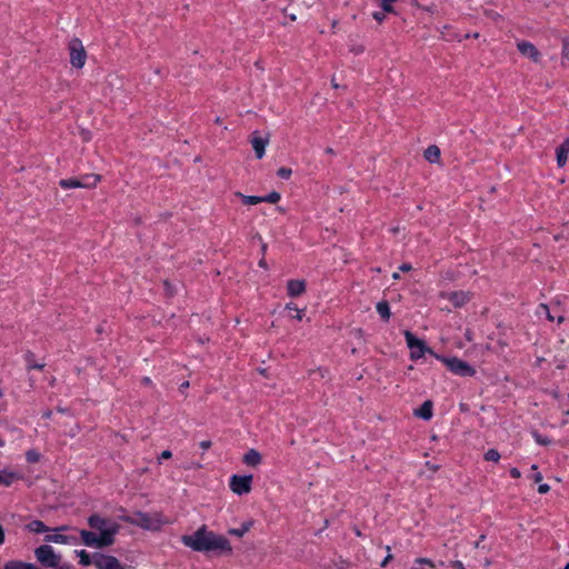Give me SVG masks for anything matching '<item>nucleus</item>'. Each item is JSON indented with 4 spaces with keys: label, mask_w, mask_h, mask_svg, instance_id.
<instances>
[{
    "label": "nucleus",
    "mask_w": 569,
    "mask_h": 569,
    "mask_svg": "<svg viewBox=\"0 0 569 569\" xmlns=\"http://www.w3.org/2000/svg\"><path fill=\"white\" fill-rule=\"evenodd\" d=\"M181 541L186 547L194 551H220L222 553H232V547L229 540L213 531L208 530L207 526H201L192 535H184Z\"/></svg>",
    "instance_id": "1"
},
{
    "label": "nucleus",
    "mask_w": 569,
    "mask_h": 569,
    "mask_svg": "<svg viewBox=\"0 0 569 569\" xmlns=\"http://www.w3.org/2000/svg\"><path fill=\"white\" fill-rule=\"evenodd\" d=\"M124 520L133 526L151 531H159L164 525L171 523L160 512L146 513L137 511L131 517H126Z\"/></svg>",
    "instance_id": "2"
},
{
    "label": "nucleus",
    "mask_w": 569,
    "mask_h": 569,
    "mask_svg": "<svg viewBox=\"0 0 569 569\" xmlns=\"http://www.w3.org/2000/svg\"><path fill=\"white\" fill-rule=\"evenodd\" d=\"M435 358L441 361L452 373L460 377H472L476 370L468 362L457 357H443L435 355Z\"/></svg>",
    "instance_id": "3"
},
{
    "label": "nucleus",
    "mask_w": 569,
    "mask_h": 569,
    "mask_svg": "<svg viewBox=\"0 0 569 569\" xmlns=\"http://www.w3.org/2000/svg\"><path fill=\"white\" fill-rule=\"evenodd\" d=\"M88 523L92 529L100 532V537H108L109 539H114V536L120 528L117 522L102 518L98 515L90 516Z\"/></svg>",
    "instance_id": "4"
},
{
    "label": "nucleus",
    "mask_w": 569,
    "mask_h": 569,
    "mask_svg": "<svg viewBox=\"0 0 569 569\" xmlns=\"http://www.w3.org/2000/svg\"><path fill=\"white\" fill-rule=\"evenodd\" d=\"M403 335L406 338L407 346L410 349V358L412 360L420 359L421 357L425 356V353H429L433 357L435 355H437L426 346L423 340L418 339L416 336H413L412 332L406 330Z\"/></svg>",
    "instance_id": "5"
},
{
    "label": "nucleus",
    "mask_w": 569,
    "mask_h": 569,
    "mask_svg": "<svg viewBox=\"0 0 569 569\" xmlns=\"http://www.w3.org/2000/svg\"><path fill=\"white\" fill-rule=\"evenodd\" d=\"M37 560L44 567L56 568L60 565L61 557L49 545H42L34 550Z\"/></svg>",
    "instance_id": "6"
},
{
    "label": "nucleus",
    "mask_w": 569,
    "mask_h": 569,
    "mask_svg": "<svg viewBox=\"0 0 569 569\" xmlns=\"http://www.w3.org/2000/svg\"><path fill=\"white\" fill-rule=\"evenodd\" d=\"M70 63L77 69H81L86 64L87 53L80 39L73 38L69 42Z\"/></svg>",
    "instance_id": "7"
},
{
    "label": "nucleus",
    "mask_w": 569,
    "mask_h": 569,
    "mask_svg": "<svg viewBox=\"0 0 569 569\" xmlns=\"http://www.w3.org/2000/svg\"><path fill=\"white\" fill-rule=\"evenodd\" d=\"M252 479H253V477L251 475H248V476L233 475L230 478V482H229L231 491L238 496L249 493L252 488Z\"/></svg>",
    "instance_id": "8"
},
{
    "label": "nucleus",
    "mask_w": 569,
    "mask_h": 569,
    "mask_svg": "<svg viewBox=\"0 0 569 569\" xmlns=\"http://www.w3.org/2000/svg\"><path fill=\"white\" fill-rule=\"evenodd\" d=\"M80 536L86 546L93 548L108 547L114 542V539H109L108 537H100L94 532L84 529L80 531Z\"/></svg>",
    "instance_id": "9"
},
{
    "label": "nucleus",
    "mask_w": 569,
    "mask_h": 569,
    "mask_svg": "<svg viewBox=\"0 0 569 569\" xmlns=\"http://www.w3.org/2000/svg\"><path fill=\"white\" fill-rule=\"evenodd\" d=\"M517 49L523 57L530 59L532 62L540 63L541 53L533 43L522 40L517 43Z\"/></svg>",
    "instance_id": "10"
},
{
    "label": "nucleus",
    "mask_w": 569,
    "mask_h": 569,
    "mask_svg": "<svg viewBox=\"0 0 569 569\" xmlns=\"http://www.w3.org/2000/svg\"><path fill=\"white\" fill-rule=\"evenodd\" d=\"M440 297L449 300L453 305V307L460 308L470 300L471 296L467 291H442L440 292Z\"/></svg>",
    "instance_id": "11"
},
{
    "label": "nucleus",
    "mask_w": 569,
    "mask_h": 569,
    "mask_svg": "<svg viewBox=\"0 0 569 569\" xmlns=\"http://www.w3.org/2000/svg\"><path fill=\"white\" fill-rule=\"evenodd\" d=\"M250 143L254 150L256 157L261 159L266 153V147L269 143V137L262 138L258 131H253Z\"/></svg>",
    "instance_id": "12"
},
{
    "label": "nucleus",
    "mask_w": 569,
    "mask_h": 569,
    "mask_svg": "<svg viewBox=\"0 0 569 569\" xmlns=\"http://www.w3.org/2000/svg\"><path fill=\"white\" fill-rule=\"evenodd\" d=\"M93 565L98 569H119L121 563L116 557L99 555L93 559Z\"/></svg>",
    "instance_id": "13"
},
{
    "label": "nucleus",
    "mask_w": 569,
    "mask_h": 569,
    "mask_svg": "<svg viewBox=\"0 0 569 569\" xmlns=\"http://www.w3.org/2000/svg\"><path fill=\"white\" fill-rule=\"evenodd\" d=\"M242 462L248 467H258L262 462L261 453L256 449H249L242 457Z\"/></svg>",
    "instance_id": "14"
},
{
    "label": "nucleus",
    "mask_w": 569,
    "mask_h": 569,
    "mask_svg": "<svg viewBox=\"0 0 569 569\" xmlns=\"http://www.w3.org/2000/svg\"><path fill=\"white\" fill-rule=\"evenodd\" d=\"M287 290L290 297L301 296L306 291V282L303 280H289Z\"/></svg>",
    "instance_id": "15"
},
{
    "label": "nucleus",
    "mask_w": 569,
    "mask_h": 569,
    "mask_svg": "<svg viewBox=\"0 0 569 569\" xmlns=\"http://www.w3.org/2000/svg\"><path fill=\"white\" fill-rule=\"evenodd\" d=\"M557 153V164L558 167H563L567 163L568 153H569V138L566 139L556 150Z\"/></svg>",
    "instance_id": "16"
},
{
    "label": "nucleus",
    "mask_w": 569,
    "mask_h": 569,
    "mask_svg": "<svg viewBox=\"0 0 569 569\" xmlns=\"http://www.w3.org/2000/svg\"><path fill=\"white\" fill-rule=\"evenodd\" d=\"M21 478H22L21 475L13 472L11 470L4 469V470L0 471V485L6 486V487L11 486L14 481H17Z\"/></svg>",
    "instance_id": "17"
},
{
    "label": "nucleus",
    "mask_w": 569,
    "mask_h": 569,
    "mask_svg": "<svg viewBox=\"0 0 569 569\" xmlns=\"http://www.w3.org/2000/svg\"><path fill=\"white\" fill-rule=\"evenodd\" d=\"M415 416L423 420H430L432 418V401H425L420 408L415 410Z\"/></svg>",
    "instance_id": "18"
},
{
    "label": "nucleus",
    "mask_w": 569,
    "mask_h": 569,
    "mask_svg": "<svg viewBox=\"0 0 569 569\" xmlns=\"http://www.w3.org/2000/svg\"><path fill=\"white\" fill-rule=\"evenodd\" d=\"M440 149L432 144V146H429L426 150H425V158L427 161L431 162V163H437L439 162L440 160Z\"/></svg>",
    "instance_id": "19"
},
{
    "label": "nucleus",
    "mask_w": 569,
    "mask_h": 569,
    "mask_svg": "<svg viewBox=\"0 0 569 569\" xmlns=\"http://www.w3.org/2000/svg\"><path fill=\"white\" fill-rule=\"evenodd\" d=\"M4 569H38L32 563H27L20 560H11L4 565Z\"/></svg>",
    "instance_id": "20"
},
{
    "label": "nucleus",
    "mask_w": 569,
    "mask_h": 569,
    "mask_svg": "<svg viewBox=\"0 0 569 569\" xmlns=\"http://www.w3.org/2000/svg\"><path fill=\"white\" fill-rule=\"evenodd\" d=\"M234 196L240 198L244 204L253 206L262 202V197L258 196H246L239 191L234 192Z\"/></svg>",
    "instance_id": "21"
},
{
    "label": "nucleus",
    "mask_w": 569,
    "mask_h": 569,
    "mask_svg": "<svg viewBox=\"0 0 569 569\" xmlns=\"http://www.w3.org/2000/svg\"><path fill=\"white\" fill-rule=\"evenodd\" d=\"M80 181H82V188H94L97 183L100 181L99 174H86Z\"/></svg>",
    "instance_id": "22"
},
{
    "label": "nucleus",
    "mask_w": 569,
    "mask_h": 569,
    "mask_svg": "<svg viewBox=\"0 0 569 569\" xmlns=\"http://www.w3.org/2000/svg\"><path fill=\"white\" fill-rule=\"evenodd\" d=\"M377 311L383 320H389L391 312L387 301H380L377 303Z\"/></svg>",
    "instance_id": "23"
},
{
    "label": "nucleus",
    "mask_w": 569,
    "mask_h": 569,
    "mask_svg": "<svg viewBox=\"0 0 569 569\" xmlns=\"http://www.w3.org/2000/svg\"><path fill=\"white\" fill-rule=\"evenodd\" d=\"M252 525H253V522L250 520V521L243 522L240 528L230 529L228 532H229V535H232V536L242 537L250 530Z\"/></svg>",
    "instance_id": "24"
},
{
    "label": "nucleus",
    "mask_w": 569,
    "mask_h": 569,
    "mask_svg": "<svg viewBox=\"0 0 569 569\" xmlns=\"http://www.w3.org/2000/svg\"><path fill=\"white\" fill-rule=\"evenodd\" d=\"M28 529L36 533L47 532L49 528L40 520H33L28 525Z\"/></svg>",
    "instance_id": "25"
},
{
    "label": "nucleus",
    "mask_w": 569,
    "mask_h": 569,
    "mask_svg": "<svg viewBox=\"0 0 569 569\" xmlns=\"http://www.w3.org/2000/svg\"><path fill=\"white\" fill-rule=\"evenodd\" d=\"M59 184L63 189L82 188V181H80V179H62L59 181Z\"/></svg>",
    "instance_id": "26"
},
{
    "label": "nucleus",
    "mask_w": 569,
    "mask_h": 569,
    "mask_svg": "<svg viewBox=\"0 0 569 569\" xmlns=\"http://www.w3.org/2000/svg\"><path fill=\"white\" fill-rule=\"evenodd\" d=\"M69 540H70V538L68 536H63V535H59V533L49 535L46 537L47 542L66 545L69 542Z\"/></svg>",
    "instance_id": "27"
},
{
    "label": "nucleus",
    "mask_w": 569,
    "mask_h": 569,
    "mask_svg": "<svg viewBox=\"0 0 569 569\" xmlns=\"http://www.w3.org/2000/svg\"><path fill=\"white\" fill-rule=\"evenodd\" d=\"M309 376L316 379H329V371L326 368H318L316 370L310 371Z\"/></svg>",
    "instance_id": "28"
},
{
    "label": "nucleus",
    "mask_w": 569,
    "mask_h": 569,
    "mask_svg": "<svg viewBox=\"0 0 569 569\" xmlns=\"http://www.w3.org/2000/svg\"><path fill=\"white\" fill-rule=\"evenodd\" d=\"M40 458H41V455L34 449H30L26 452V459L30 463L38 462L40 460Z\"/></svg>",
    "instance_id": "29"
},
{
    "label": "nucleus",
    "mask_w": 569,
    "mask_h": 569,
    "mask_svg": "<svg viewBox=\"0 0 569 569\" xmlns=\"http://www.w3.org/2000/svg\"><path fill=\"white\" fill-rule=\"evenodd\" d=\"M77 553H78V557L80 559L79 562L82 566H89V565L93 563V560H91L90 555L86 550H80Z\"/></svg>",
    "instance_id": "30"
},
{
    "label": "nucleus",
    "mask_w": 569,
    "mask_h": 569,
    "mask_svg": "<svg viewBox=\"0 0 569 569\" xmlns=\"http://www.w3.org/2000/svg\"><path fill=\"white\" fill-rule=\"evenodd\" d=\"M281 199V196L277 191H272L269 194L262 197V202L277 203Z\"/></svg>",
    "instance_id": "31"
},
{
    "label": "nucleus",
    "mask_w": 569,
    "mask_h": 569,
    "mask_svg": "<svg viewBox=\"0 0 569 569\" xmlns=\"http://www.w3.org/2000/svg\"><path fill=\"white\" fill-rule=\"evenodd\" d=\"M485 459L487 461H493V462H498L499 459H500V453L496 450V449H489L486 453H485Z\"/></svg>",
    "instance_id": "32"
},
{
    "label": "nucleus",
    "mask_w": 569,
    "mask_h": 569,
    "mask_svg": "<svg viewBox=\"0 0 569 569\" xmlns=\"http://www.w3.org/2000/svg\"><path fill=\"white\" fill-rule=\"evenodd\" d=\"M291 173H292V170L287 167H281L277 171V174L282 179H289Z\"/></svg>",
    "instance_id": "33"
},
{
    "label": "nucleus",
    "mask_w": 569,
    "mask_h": 569,
    "mask_svg": "<svg viewBox=\"0 0 569 569\" xmlns=\"http://www.w3.org/2000/svg\"><path fill=\"white\" fill-rule=\"evenodd\" d=\"M532 436L535 438V440L539 443V445H542V446H547L549 445L551 441L550 439L546 438V437H542L540 433H538L537 431H533L532 432Z\"/></svg>",
    "instance_id": "34"
},
{
    "label": "nucleus",
    "mask_w": 569,
    "mask_h": 569,
    "mask_svg": "<svg viewBox=\"0 0 569 569\" xmlns=\"http://www.w3.org/2000/svg\"><path fill=\"white\" fill-rule=\"evenodd\" d=\"M485 538H486V536L481 535L479 540L475 542V548L481 549V550H485V551H490V547L485 545V543H482Z\"/></svg>",
    "instance_id": "35"
},
{
    "label": "nucleus",
    "mask_w": 569,
    "mask_h": 569,
    "mask_svg": "<svg viewBox=\"0 0 569 569\" xmlns=\"http://www.w3.org/2000/svg\"><path fill=\"white\" fill-rule=\"evenodd\" d=\"M381 7L386 12H392V3L396 2V0H380Z\"/></svg>",
    "instance_id": "36"
},
{
    "label": "nucleus",
    "mask_w": 569,
    "mask_h": 569,
    "mask_svg": "<svg viewBox=\"0 0 569 569\" xmlns=\"http://www.w3.org/2000/svg\"><path fill=\"white\" fill-rule=\"evenodd\" d=\"M540 309L543 311L545 316L549 321H553L555 317L551 315L550 309L547 305H541Z\"/></svg>",
    "instance_id": "37"
},
{
    "label": "nucleus",
    "mask_w": 569,
    "mask_h": 569,
    "mask_svg": "<svg viewBox=\"0 0 569 569\" xmlns=\"http://www.w3.org/2000/svg\"><path fill=\"white\" fill-rule=\"evenodd\" d=\"M416 563L427 565L430 568H435L433 561L428 558H418V559H416Z\"/></svg>",
    "instance_id": "38"
},
{
    "label": "nucleus",
    "mask_w": 569,
    "mask_h": 569,
    "mask_svg": "<svg viewBox=\"0 0 569 569\" xmlns=\"http://www.w3.org/2000/svg\"><path fill=\"white\" fill-rule=\"evenodd\" d=\"M562 56L567 58L569 56V39L562 40Z\"/></svg>",
    "instance_id": "39"
},
{
    "label": "nucleus",
    "mask_w": 569,
    "mask_h": 569,
    "mask_svg": "<svg viewBox=\"0 0 569 569\" xmlns=\"http://www.w3.org/2000/svg\"><path fill=\"white\" fill-rule=\"evenodd\" d=\"M387 550H388V555L387 557L382 560L381 562V567H386L391 560H392V555L390 553V547H387Z\"/></svg>",
    "instance_id": "40"
},
{
    "label": "nucleus",
    "mask_w": 569,
    "mask_h": 569,
    "mask_svg": "<svg viewBox=\"0 0 569 569\" xmlns=\"http://www.w3.org/2000/svg\"><path fill=\"white\" fill-rule=\"evenodd\" d=\"M549 490H550V487L547 483H542L538 487V492L541 495L547 493Z\"/></svg>",
    "instance_id": "41"
},
{
    "label": "nucleus",
    "mask_w": 569,
    "mask_h": 569,
    "mask_svg": "<svg viewBox=\"0 0 569 569\" xmlns=\"http://www.w3.org/2000/svg\"><path fill=\"white\" fill-rule=\"evenodd\" d=\"M451 567L455 569H466L463 563L460 560L451 561Z\"/></svg>",
    "instance_id": "42"
},
{
    "label": "nucleus",
    "mask_w": 569,
    "mask_h": 569,
    "mask_svg": "<svg viewBox=\"0 0 569 569\" xmlns=\"http://www.w3.org/2000/svg\"><path fill=\"white\" fill-rule=\"evenodd\" d=\"M211 445H212V443H211V441H210V440H203V441H201V442L199 443V446H200V448H201L202 450H208V449H210Z\"/></svg>",
    "instance_id": "43"
},
{
    "label": "nucleus",
    "mask_w": 569,
    "mask_h": 569,
    "mask_svg": "<svg viewBox=\"0 0 569 569\" xmlns=\"http://www.w3.org/2000/svg\"><path fill=\"white\" fill-rule=\"evenodd\" d=\"M303 316H305V310L303 309H296L295 319L301 321Z\"/></svg>",
    "instance_id": "44"
},
{
    "label": "nucleus",
    "mask_w": 569,
    "mask_h": 569,
    "mask_svg": "<svg viewBox=\"0 0 569 569\" xmlns=\"http://www.w3.org/2000/svg\"><path fill=\"white\" fill-rule=\"evenodd\" d=\"M29 361V365H28V369H42L44 367L43 363H32L30 360Z\"/></svg>",
    "instance_id": "45"
},
{
    "label": "nucleus",
    "mask_w": 569,
    "mask_h": 569,
    "mask_svg": "<svg viewBox=\"0 0 569 569\" xmlns=\"http://www.w3.org/2000/svg\"><path fill=\"white\" fill-rule=\"evenodd\" d=\"M171 456H172V453H171L170 450H164V451L161 452V455L159 457V460H161V459H169V458H171Z\"/></svg>",
    "instance_id": "46"
},
{
    "label": "nucleus",
    "mask_w": 569,
    "mask_h": 569,
    "mask_svg": "<svg viewBox=\"0 0 569 569\" xmlns=\"http://www.w3.org/2000/svg\"><path fill=\"white\" fill-rule=\"evenodd\" d=\"M510 475H511V477H513V478H520V477H521V472H520V471H519V469H517V468H511V470H510Z\"/></svg>",
    "instance_id": "47"
},
{
    "label": "nucleus",
    "mask_w": 569,
    "mask_h": 569,
    "mask_svg": "<svg viewBox=\"0 0 569 569\" xmlns=\"http://www.w3.org/2000/svg\"><path fill=\"white\" fill-rule=\"evenodd\" d=\"M373 19L377 20L378 22H381L383 19H385V14L383 13H380V12H375L372 14Z\"/></svg>",
    "instance_id": "48"
},
{
    "label": "nucleus",
    "mask_w": 569,
    "mask_h": 569,
    "mask_svg": "<svg viewBox=\"0 0 569 569\" xmlns=\"http://www.w3.org/2000/svg\"><path fill=\"white\" fill-rule=\"evenodd\" d=\"M399 269H400L401 271H403V272H407V271H410V270L412 269V267H411V264H409V263H403V264H401V266H400V268H399Z\"/></svg>",
    "instance_id": "49"
},
{
    "label": "nucleus",
    "mask_w": 569,
    "mask_h": 569,
    "mask_svg": "<svg viewBox=\"0 0 569 569\" xmlns=\"http://www.w3.org/2000/svg\"><path fill=\"white\" fill-rule=\"evenodd\" d=\"M79 430H80L79 425H76V426L72 428L71 432H70V437H74V436L79 432Z\"/></svg>",
    "instance_id": "50"
},
{
    "label": "nucleus",
    "mask_w": 569,
    "mask_h": 569,
    "mask_svg": "<svg viewBox=\"0 0 569 569\" xmlns=\"http://www.w3.org/2000/svg\"><path fill=\"white\" fill-rule=\"evenodd\" d=\"M533 480H535V482H540L542 480V475L540 472H537L533 476Z\"/></svg>",
    "instance_id": "51"
},
{
    "label": "nucleus",
    "mask_w": 569,
    "mask_h": 569,
    "mask_svg": "<svg viewBox=\"0 0 569 569\" xmlns=\"http://www.w3.org/2000/svg\"><path fill=\"white\" fill-rule=\"evenodd\" d=\"M142 383L146 385V386H150L152 383L151 379L149 377H144L142 379Z\"/></svg>",
    "instance_id": "52"
},
{
    "label": "nucleus",
    "mask_w": 569,
    "mask_h": 569,
    "mask_svg": "<svg viewBox=\"0 0 569 569\" xmlns=\"http://www.w3.org/2000/svg\"><path fill=\"white\" fill-rule=\"evenodd\" d=\"M259 266H260L261 268H263V269H267V268H268V264H267V262H266V260H264V259H261V260L259 261Z\"/></svg>",
    "instance_id": "53"
},
{
    "label": "nucleus",
    "mask_w": 569,
    "mask_h": 569,
    "mask_svg": "<svg viewBox=\"0 0 569 569\" xmlns=\"http://www.w3.org/2000/svg\"><path fill=\"white\" fill-rule=\"evenodd\" d=\"M3 540H4V532H3L2 527L0 526V545L3 543Z\"/></svg>",
    "instance_id": "54"
},
{
    "label": "nucleus",
    "mask_w": 569,
    "mask_h": 569,
    "mask_svg": "<svg viewBox=\"0 0 569 569\" xmlns=\"http://www.w3.org/2000/svg\"><path fill=\"white\" fill-rule=\"evenodd\" d=\"M51 415H52L51 410H47L43 412V417L48 418V419L51 418Z\"/></svg>",
    "instance_id": "55"
},
{
    "label": "nucleus",
    "mask_w": 569,
    "mask_h": 569,
    "mask_svg": "<svg viewBox=\"0 0 569 569\" xmlns=\"http://www.w3.org/2000/svg\"><path fill=\"white\" fill-rule=\"evenodd\" d=\"M189 387V381H184L181 383L180 389H187Z\"/></svg>",
    "instance_id": "56"
},
{
    "label": "nucleus",
    "mask_w": 569,
    "mask_h": 569,
    "mask_svg": "<svg viewBox=\"0 0 569 569\" xmlns=\"http://www.w3.org/2000/svg\"><path fill=\"white\" fill-rule=\"evenodd\" d=\"M352 51L356 53H361V52H363V47L360 46V47L353 49Z\"/></svg>",
    "instance_id": "57"
},
{
    "label": "nucleus",
    "mask_w": 569,
    "mask_h": 569,
    "mask_svg": "<svg viewBox=\"0 0 569 569\" xmlns=\"http://www.w3.org/2000/svg\"><path fill=\"white\" fill-rule=\"evenodd\" d=\"M286 309L295 310V311H296V309H298V308H297V307H295L292 303H288V305L286 306Z\"/></svg>",
    "instance_id": "58"
},
{
    "label": "nucleus",
    "mask_w": 569,
    "mask_h": 569,
    "mask_svg": "<svg viewBox=\"0 0 569 569\" xmlns=\"http://www.w3.org/2000/svg\"><path fill=\"white\" fill-rule=\"evenodd\" d=\"M563 320H565V317H563V316H558V317H557V321H558V323H562V322H563Z\"/></svg>",
    "instance_id": "59"
},
{
    "label": "nucleus",
    "mask_w": 569,
    "mask_h": 569,
    "mask_svg": "<svg viewBox=\"0 0 569 569\" xmlns=\"http://www.w3.org/2000/svg\"><path fill=\"white\" fill-rule=\"evenodd\" d=\"M331 84H332V87H333L335 89L339 88V84H338V82H336V80H335V79H332V80H331Z\"/></svg>",
    "instance_id": "60"
},
{
    "label": "nucleus",
    "mask_w": 569,
    "mask_h": 569,
    "mask_svg": "<svg viewBox=\"0 0 569 569\" xmlns=\"http://www.w3.org/2000/svg\"><path fill=\"white\" fill-rule=\"evenodd\" d=\"M491 563H492V561H491L490 559H486V560H485V566H486V567L491 566Z\"/></svg>",
    "instance_id": "61"
},
{
    "label": "nucleus",
    "mask_w": 569,
    "mask_h": 569,
    "mask_svg": "<svg viewBox=\"0 0 569 569\" xmlns=\"http://www.w3.org/2000/svg\"><path fill=\"white\" fill-rule=\"evenodd\" d=\"M392 278H393L395 280H398V279L400 278V274H399L398 272H395V273L392 274Z\"/></svg>",
    "instance_id": "62"
},
{
    "label": "nucleus",
    "mask_w": 569,
    "mask_h": 569,
    "mask_svg": "<svg viewBox=\"0 0 569 569\" xmlns=\"http://www.w3.org/2000/svg\"><path fill=\"white\" fill-rule=\"evenodd\" d=\"M57 410H58L59 412H61V413L67 412V410H66L64 408H61V407H58V408H57Z\"/></svg>",
    "instance_id": "63"
},
{
    "label": "nucleus",
    "mask_w": 569,
    "mask_h": 569,
    "mask_svg": "<svg viewBox=\"0 0 569 569\" xmlns=\"http://www.w3.org/2000/svg\"><path fill=\"white\" fill-rule=\"evenodd\" d=\"M191 467H192V468H197V469H199V468H201V465H200V463H192V466H191Z\"/></svg>",
    "instance_id": "64"
}]
</instances>
